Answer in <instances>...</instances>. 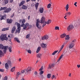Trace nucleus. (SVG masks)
I'll list each match as a JSON object with an SVG mask.
<instances>
[{"instance_id": "nucleus-1", "label": "nucleus", "mask_w": 80, "mask_h": 80, "mask_svg": "<svg viewBox=\"0 0 80 80\" xmlns=\"http://www.w3.org/2000/svg\"><path fill=\"white\" fill-rule=\"evenodd\" d=\"M22 22V24L21 25V27L23 28V30H28L29 28H32V26L29 25V23H25V19H23V20L20 19L19 20V23Z\"/></svg>"}, {"instance_id": "nucleus-2", "label": "nucleus", "mask_w": 80, "mask_h": 80, "mask_svg": "<svg viewBox=\"0 0 80 80\" xmlns=\"http://www.w3.org/2000/svg\"><path fill=\"white\" fill-rule=\"evenodd\" d=\"M45 18L44 17H42L41 20V23H43L42 25V27H43L44 26L46 25V24H50L51 22H52V21L51 20H48L47 22H45Z\"/></svg>"}, {"instance_id": "nucleus-3", "label": "nucleus", "mask_w": 80, "mask_h": 80, "mask_svg": "<svg viewBox=\"0 0 80 80\" xmlns=\"http://www.w3.org/2000/svg\"><path fill=\"white\" fill-rule=\"evenodd\" d=\"M0 39L1 41H3V40H6V41H7V40H8V38L7 37L6 34H2L0 37Z\"/></svg>"}, {"instance_id": "nucleus-4", "label": "nucleus", "mask_w": 80, "mask_h": 80, "mask_svg": "<svg viewBox=\"0 0 80 80\" xmlns=\"http://www.w3.org/2000/svg\"><path fill=\"white\" fill-rule=\"evenodd\" d=\"M8 48V46H4L3 44H0V48H1V49H3L4 53H6L7 48Z\"/></svg>"}, {"instance_id": "nucleus-5", "label": "nucleus", "mask_w": 80, "mask_h": 80, "mask_svg": "<svg viewBox=\"0 0 80 80\" xmlns=\"http://www.w3.org/2000/svg\"><path fill=\"white\" fill-rule=\"evenodd\" d=\"M74 28V27L72 25H70L68 27L67 30L68 32L71 31Z\"/></svg>"}, {"instance_id": "nucleus-6", "label": "nucleus", "mask_w": 80, "mask_h": 80, "mask_svg": "<svg viewBox=\"0 0 80 80\" xmlns=\"http://www.w3.org/2000/svg\"><path fill=\"white\" fill-rule=\"evenodd\" d=\"M32 68L30 67H28L26 70L25 71V73L26 74H28L30 72V71H31Z\"/></svg>"}, {"instance_id": "nucleus-7", "label": "nucleus", "mask_w": 80, "mask_h": 80, "mask_svg": "<svg viewBox=\"0 0 80 80\" xmlns=\"http://www.w3.org/2000/svg\"><path fill=\"white\" fill-rule=\"evenodd\" d=\"M41 22V20H40V21H39V20L38 19L37 20L36 26L37 27V28H40L41 27L40 26L39 24V23H41V22Z\"/></svg>"}, {"instance_id": "nucleus-8", "label": "nucleus", "mask_w": 80, "mask_h": 80, "mask_svg": "<svg viewBox=\"0 0 80 80\" xmlns=\"http://www.w3.org/2000/svg\"><path fill=\"white\" fill-rule=\"evenodd\" d=\"M49 38V36L47 35H44L42 37V40H48Z\"/></svg>"}, {"instance_id": "nucleus-9", "label": "nucleus", "mask_w": 80, "mask_h": 80, "mask_svg": "<svg viewBox=\"0 0 80 80\" xmlns=\"http://www.w3.org/2000/svg\"><path fill=\"white\" fill-rule=\"evenodd\" d=\"M12 10L11 8H7L6 7V9L4 10V13H9L10 11Z\"/></svg>"}, {"instance_id": "nucleus-10", "label": "nucleus", "mask_w": 80, "mask_h": 80, "mask_svg": "<svg viewBox=\"0 0 80 80\" xmlns=\"http://www.w3.org/2000/svg\"><path fill=\"white\" fill-rule=\"evenodd\" d=\"M21 30V27H18V28H17L16 30L15 33H20V30Z\"/></svg>"}, {"instance_id": "nucleus-11", "label": "nucleus", "mask_w": 80, "mask_h": 80, "mask_svg": "<svg viewBox=\"0 0 80 80\" xmlns=\"http://www.w3.org/2000/svg\"><path fill=\"white\" fill-rule=\"evenodd\" d=\"M55 67V64L54 63L52 64L51 65L49 64L48 68V69H51L52 68H53V67Z\"/></svg>"}, {"instance_id": "nucleus-12", "label": "nucleus", "mask_w": 80, "mask_h": 80, "mask_svg": "<svg viewBox=\"0 0 80 80\" xmlns=\"http://www.w3.org/2000/svg\"><path fill=\"white\" fill-rule=\"evenodd\" d=\"M41 46L42 48H45L47 47V44H46L42 43L41 44Z\"/></svg>"}, {"instance_id": "nucleus-13", "label": "nucleus", "mask_w": 80, "mask_h": 80, "mask_svg": "<svg viewBox=\"0 0 80 80\" xmlns=\"http://www.w3.org/2000/svg\"><path fill=\"white\" fill-rule=\"evenodd\" d=\"M75 46V43H72L70 44V45L69 46V48L70 49H72L73 47H74Z\"/></svg>"}, {"instance_id": "nucleus-14", "label": "nucleus", "mask_w": 80, "mask_h": 80, "mask_svg": "<svg viewBox=\"0 0 80 80\" xmlns=\"http://www.w3.org/2000/svg\"><path fill=\"white\" fill-rule=\"evenodd\" d=\"M6 17L7 15L4 14L3 16H2V17L0 18V20H5L6 18Z\"/></svg>"}, {"instance_id": "nucleus-15", "label": "nucleus", "mask_w": 80, "mask_h": 80, "mask_svg": "<svg viewBox=\"0 0 80 80\" xmlns=\"http://www.w3.org/2000/svg\"><path fill=\"white\" fill-rule=\"evenodd\" d=\"M12 23V20L9 19H7V23H9V24H10V23Z\"/></svg>"}, {"instance_id": "nucleus-16", "label": "nucleus", "mask_w": 80, "mask_h": 80, "mask_svg": "<svg viewBox=\"0 0 80 80\" xmlns=\"http://www.w3.org/2000/svg\"><path fill=\"white\" fill-rule=\"evenodd\" d=\"M16 30V27H13L12 29V30L11 31V33H14V32H15V30Z\"/></svg>"}, {"instance_id": "nucleus-17", "label": "nucleus", "mask_w": 80, "mask_h": 80, "mask_svg": "<svg viewBox=\"0 0 80 80\" xmlns=\"http://www.w3.org/2000/svg\"><path fill=\"white\" fill-rule=\"evenodd\" d=\"M22 9H23L24 10H27V6L25 5H22Z\"/></svg>"}, {"instance_id": "nucleus-18", "label": "nucleus", "mask_w": 80, "mask_h": 80, "mask_svg": "<svg viewBox=\"0 0 80 80\" xmlns=\"http://www.w3.org/2000/svg\"><path fill=\"white\" fill-rule=\"evenodd\" d=\"M43 10H44V9H43V8H39V12L41 13H42L43 12Z\"/></svg>"}, {"instance_id": "nucleus-19", "label": "nucleus", "mask_w": 80, "mask_h": 80, "mask_svg": "<svg viewBox=\"0 0 80 80\" xmlns=\"http://www.w3.org/2000/svg\"><path fill=\"white\" fill-rule=\"evenodd\" d=\"M9 28H3L2 29V32H4L5 31H6L7 30H8Z\"/></svg>"}, {"instance_id": "nucleus-20", "label": "nucleus", "mask_w": 80, "mask_h": 80, "mask_svg": "<svg viewBox=\"0 0 80 80\" xmlns=\"http://www.w3.org/2000/svg\"><path fill=\"white\" fill-rule=\"evenodd\" d=\"M68 8H69V5L68 4H67L65 7V9L66 12H68Z\"/></svg>"}, {"instance_id": "nucleus-21", "label": "nucleus", "mask_w": 80, "mask_h": 80, "mask_svg": "<svg viewBox=\"0 0 80 80\" xmlns=\"http://www.w3.org/2000/svg\"><path fill=\"white\" fill-rule=\"evenodd\" d=\"M25 3V2L24 1H22L19 4V7H21V6L23 5Z\"/></svg>"}, {"instance_id": "nucleus-22", "label": "nucleus", "mask_w": 80, "mask_h": 80, "mask_svg": "<svg viewBox=\"0 0 80 80\" xmlns=\"http://www.w3.org/2000/svg\"><path fill=\"white\" fill-rule=\"evenodd\" d=\"M71 12H66L65 14V16H67H67H69V15H71Z\"/></svg>"}, {"instance_id": "nucleus-23", "label": "nucleus", "mask_w": 80, "mask_h": 80, "mask_svg": "<svg viewBox=\"0 0 80 80\" xmlns=\"http://www.w3.org/2000/svg\"><path fill=\"white\" fill-rule=\"evenodd\" d=\"M41 49V47H38L37 49V50L36 51V53H38L39 52H40V51Z\"/></svg>"}, {"instance_id": "nucleus-24", "label": "nucleus", "mask_w": 80, "mask_h": 80, "mask_svg": "<svg viewBox=\"0 0 80 80\" xmlns=\"http://www.w3.org/2000/svg\"><path fill=\"white\" fill-rule=\"evenodd\" d=\"M64 56V55L63 54H62L60 56L59 58V59L58 60V62H60V60L61 59H62V58H63V57Z\"/></svg>"}, {"instance_id": "nucleus-25", "label": "nucleus", "mask_w": 80, "mask_h": 80, "mask_svg": "<svg viewBox=\"0 0 80 80\" xmlns=\"http://www.w3.org/2000/svg\"><path fill=\"white\" fill-rule=\"evenodd\" d=\"M42 54L41 53H39L37 55V57H38V58H40V57H42Z\"/></svg>"}, {"instance_id": "nucleus-26", "label": "nucleus", "mask_w": 80, "mask_h": 80, "mask_svg": "<svg viewBox=\"0 0 80 80\" xmlns=\"http://www.w3.org/2000/svg\"><path fill=\"white\" fill-rule=\"evenodd\" d=\"M5 67L6 69H8V68H9V66H8V65L7 63H6L5 64Z\"/></svg>"}, {"instance_id": "nucleus-27", "label": "nucleus", "mask_w": 80, "mask_h": 80, "mask_svg": "<svg viewBox=\"0 0 80 80\" xmlns=\"http://www.w3.org/2000/svg\"><path fill=\"white\" fill-rule=\"evenodd\" d=\"M21 74V72H17V76H16V78H18V77H19V75Z\"/></svg>"}, {"instance_id": "nucleus-28", "label": "nucleus", "mask_w": 80, "mask_h": 80, "mask_svg": "<svg viewBox=\"0 0 80 80\" xmlns=\"http://www.w3.org/2000/svg\"><path fill=\"white\" fill-rule=\"evenodd\" d=\"M15 67H12L11 69V71L12 72H13L15 71Z\"/></svg>"}, {"instance_id": "nucleus-29", "label": "nucleus", "mask_w": 80, "mask_h": 80, "mask_svg": "<svg viewBox=\"0 0 80 80\" xmlns=\"http://www.w3.org/2000/svg\"><path fill=\"white\" fill-rule=\"evenodd\" d=\"M65 36H66V34L63 33L60 36V37L61 38H64V37H65Z\"/></svg>"}, {"instance_id": "nucleus-30", "label": "nucleus", "mask_w": 80, "mask_h": 80, "mask_svg": "<svg viewBox=\"0 0 80 80\" xmlns=\"http://www.w3.org/2000/svg\"><path fill=\"white\" fill-rule=\"evenodd\" d=\"M6 8H7L6 7H3V8L1 7L0 9V11H2V10H5L6 9Z\"/></svg>"}, {"instance_id": "nucleus-31", "label": "nucleus", "mask_w": 80, "mask_h": 80, "mask_svg": "<svg viewBox=\"0 0 80 80\" xmlns=\"http://www.w3.org/2000/svg\"><path fill=\"white\" fill-rule=\"evenodd\" d=\"M58 50L57 51H55L54 52L52 53V55H55L57 52H58Z\"/></svg>"}, {"instance_id": "nucleus-32", "label": "nucleus", "mask_w": 80, "mask_h": 80, "mask_svg": "<svg viewBox=\"0 0 80 80\" xmlns=\"http://www.w3.org/2000/svg\"><path fill=\"white\" fill-rule=\"evenodd\" d=\"M15 39V40L18 42V43H20V40H19V39H18L17 38H14Z\"/></svg>"}, {"instance_id": "nucleus-33", "label": "nucleus", "mask_w": 80, "mask_h": 80, "mask_svg": "<svg viewBox=\"0 0 80 80\" xmlns=\"http://www.w3.org/2000/svg\"><path fill=\"white\" fill-rule=\"evenodd\" d=\"M70 38V37H69V35H67L65 37V40H69Z\"/></svg>"}, {"instance_id": "nucleus-34", "label": "nucleus", "mask_w": 80, "mask_h": 80, "mask_svg": "<svg viewBox=\"0 0 80 80\" xmlns=\"http://www.w3.org/2000/svg\"><path fill=\"white\" fill-rule=\"evenodd\" d=\"M47 78H51V74H48L47 75Z\"/></svg>"}, {"instance_id": "nucleus-35", "label": "nucleus", "mask_w": 80, "mask_h": 80, "mask_svg": "<svg viewBox=\"0 0 80 80\" xmlns=\"http://www.w3.org/2000/svg\"><path fill=\"white\" fill-rule=\"evenodd\" d=\"M15 25H17L18 27H20V24L17 22H16L15 23Z\"/></svg>"}, {"instance_id": "nucleus-36", "label": "nucleus", "mask_w": 80, "mask_h": 80, "mask_svg": "<svg viewBox=\"0 0 80 80\" xmlns=\"http://www.w3.org/2000/svg\"><path fill=\"white\" fill-rule=\"evenodd\" d=\"M30 37V34H29L26 35V38H29Z\"/></svg>"}, {"instance_id": "nucleus-37", "label": "nucleus", "mask_w": 80, "mask_h": 80, "mask_svg": "<svg viewBox=\"0 0 80 80\" xmlns=\"http://www.w3.org/2000/svg\"><path fill=\"white\" fill-rule=\"evenodd\" d=\"M9 51V52L11 53L12 52V46H10V47L8 48Z\"/></svg>"}, {"instance_id": "nucleus-38", "label": "nucleus", "mask_w": 80, "mask_h": 80, "mask_svg": "<svg viewBox=\"0 0 80 80\" xmlns=\"http://www.w3.org/2000/svg\"><path fill=\"white\" fill-rule=\"evenodd\" d=\"M38 5H39V4L38 2L35 4V7H36V10H37V8H38Z\"/></svg>"}, {"instance_id": "nucleus-39", "label": "nucleus", "mask_w": 80, "mask_h": 80, "mask_svg": "<svg viewBox=\"0 0 80 80\" xmlns=\"http://www.w3.org/2000/svg\"><path fill=\"white\" fill-rule=\"evenodd\" d=\"M3 52L2 51V50H0V57H2V56L3 54Z\"/></svg>"}, {"instance_id": "nucleus-40", "label": "nucleus", "mask_w": 80, "mask_h": 80, "mask_svg": "<svg viewBox=\"0 0 80 80\" xmlns=\"http://www.w3.org/2000/svg\"><path fill=\"white\" fill-rule=\"evenodd\" d=\"M8 3V0H5L4 1L5 4H7Z\"/></svg>"}, {"instance_id": "nucleus-41", "label": "nucleus", "mask_w": 80, "mask_h": 80, "mask_svg": "<svg viewBox=\"0 0 80 80\" xmlns=\"http://www.w3.org/2000/svg\"><path fill=\"white\" fill-rule=\"evenodd\" d=\"M47 7L48 8H50L51 7V4H48Z\"/></svg>"}, {"instance_id": "nucleus-42", "label": "nucleus", "mask_w": 80, "mask_h": 80, "mask_svg": "<svg viewBox=\"0 0 80 80\" xmlns=\"http://www.w3.org/2000/svg\"><path fill=\"white\" fill-rule=\"evenodd\" d=\"M27 51L28 52V53H32V51H31V50H27Z\"/></svg>"}, {"instance_id": "nucleus-43", "label": "nucleus", "mask_w": 80, "mask_h": 80, "mask_svg": "<svg viewBox=\"0 0 80 80\" xmlns=\"http://www.w3.org/2000/svg\"><path fill=\"white\" fill-rule=\"evenodd\" d=\"M43 71H41L39 72L40 75H42L43 73Z\"/></svg>"}, {"instance_id": "nucleus-44", "label": "nucleus", "mask_w": 80, "mask_h": 80, "mask_svg": "<svg viewBox=\"0 0 80 80\" xmlns=\"http://www.w3.org/2000/svg\"><path fill=\"white\" fill-rule=\"evenodd\" d=\"M8 80V77L7 76H5L4 78H3V80Z\"/></svg>"}, {"instance_id": "nucleus-45", "label": "nucleus", "mask_w": 80, "mask_h": 80, "mask_svg": "<svg viewBox=\"0 0 80 80\" xmlns=\"http://www.w3.org/2000/svg\"><path fill=\"white\" fill-rule=\"evenodd\" d=\"M43 66H42L41 68L39 69V71H42V70H43Z\"/></svg>"}, {"instance_id": "nucleus-46", "label": "nucleus", "mask_w": 80, "mask_h": 80, "mask_svg": "<svg viewBox=\"0 0 80 80\" xmlns=\"http://www.w3.org/2000/svg\"><path fill=\"white\" fill-rule=\"evenodd\" d=\"M63 47H64V45H62L61 47V48L60 49V51H61V50L63 49Z\"/></svg>"}, {"instance_id": "nucleus-47", "label": "nucleus", "mask_w": 80, "mask_h": 80, "mask_svg": "<svg viewBox=\"0 0 80 80\" xmlns=\"http://www.w3.org/2000/svg\"><path fill=\"white\" fill-rule=\"evenodd\" d=\"M55 30H59V27L58 26H56L55 27Z\"/></svg>"}, {"instance_id": "nucleus-48", "label": "nucleus", "mask_w": 80, "mask_h": 80, "mask_svg": "<svg viewBox=\"0 0 80 80\" xmlns=\"http://www.w3.org/2000/svg\"><path fill=\"white\" fill-rule=\"evenodd\" d=\"M41 78H42V79H43L44 78V77H43V75L42 74L41 75Z\"/></svg>"}, {"instance_id": "nucleus-49", "label": "nucleus", "mask_w": 80, "mask_h": 80, "mask_svg": "<svg viewBox=\"0 0 80 80\" xmlns=\"http://www.w3.org/2000/svg\"><path fill=\"white\" fill-rule=\"evenodd\" d=\"M15 14L14 13H12V15L11 16V18H13Z\"/></svg>"}, {"instance_id": "nucleus-50", "label": "nucleus", "mask_w": 80, "mask_h": 80, "mask_svg": "<svg viewBox=\"0 0 80 80\" xmlns=\"http://www.w3.org/2000/svg\"><path fill=\"white\" fill-rule=\"evenodd\" d=\"M54 78H55V75H53L52 76V77H51V78H52V80H53V79Z\"/></svg>"}, {"instance_id": "nucleus-51", "label": "nucleus", "mask_w": 80, "mask_h": 80, "mask_svg": "<svg viewBox=\"0 0 80 80\" xmlns=\"http://www.w3.org/2000/svg\"><path fill=\"white\" fill-rule=\"evenodd\" d=\"M4 71V70L3 69H0V72H3Z\"/></svg>"}, {"instance_id": "nucleus-52", "label": "nucleus", "mask_w": 80, "mask_h": 80, "mask_svg": "<svg viewBox=\"0 0 80 80\" xmlns=\"http://www.w3.org/2000/svg\"><path fill=\"white\" fill-rule=\"evenodd\" d=\"M34 74L35 75H38L37 72V71L35 72H34Z\"/></svg>"}, {"instance_id": "nucleus-53", "label": "nucleus", "mask_w": 80, "mask_h": 80, "mask_svg": "<svg viewBox=\"0 0 80 80\" xmlns=\"http://www.w3.org/2000/svg\"><path fill=\"white\" fill-rule=\"evenodd\" d=\"M8 62L9 64H11V61H8Z\"/></svg>"}, {"instance_id": "nucleus-54", "label": "nucleus", "mask_w": 80, "mask_h": 80, "mask_svg": "<svg viewBox=\"0 0 80 80\" xmlns=\"http://www.w3.org/2000/svg\"><path fill=\"white\" fill-rule=\"evenodd\" d=\"M76 42V40L74 39L72 41V43H75V42Z\"/></svg>"}, {"instance_id": "nucleus-55", "label": "nucleus", "mask_w": 80, "mask_h": 80, "mask_svg": "<svg viewBox=\"0 0 80 80\" xmlns=\"http://www.w3.org/2000/svg\"><path fill=\"white\" fill-rule=\"evenodd\" d=\"M77 3V2H75L74 4V5H75V7H77V5H76Z\"/></svg>"}, {"instance_id": "nucleus-56", "label": "nucleus", "mask_w": 80, "mask_h": 80, "mask_svg": "<svg viewBox=\"0 0 80 80\" xmlns=\"http://www.w3.org/2000/svg\"><path fill=\"white\" fill-rule=\"evenodd\" d=\"M25 72V70H23L21 71V73H23Z\"/></svg>"}, {"instance_id": "nucleus-57", "label": "nucleus", "mask_w": 80, "mask_h": 80, "mask_svg": "<svg viewBox=\"0 0 80 80\" xmlns=\"http://www.w3.org/2000/svg\"><path fill=\"white\" fill-rule=\"evenodd\" d=\"M13 2V0H10V3H12Z\"/></svg>"}, {"instance_id": "nucleus-58", "label": "nucleus", "mask_w": 80, "mask_h": 80, "mask_svg": "<svg viewBox=\"0 0 80 80\" xmlns=\"http://www.w3.org/2000/svg\"><path fill=\"white\" fill-rule=\"evenodd\" d=\"M30 16H28V20H30Z\"/></svg>"}, {"instance_id": "nucleus-59", "label": "nucleus", "mask_w": 80, "mask_h": 80, "mask_svg": "<svg viewBox=\"0 0 80 80\" xmlns=\"http://www.w3.org/2000/svg\"><path fill=\"white\" fill-rule=\"evenodd\" d=\"M21 60H22V59L21 58H20L19 59L18 61L19 62H21Z\"/></svg>"}, {"instance_id": "nucleus-60", "label": "nucleus", "mask_w": 80, "mask_h": 80, "mask_svg": "<svg viewBox=\"0 0 80 80\" xmlns=\"http://www.w3.org/2000/svg\"><path fill=\"white\" fill-rule=\"evenodd\" d=\"M77 67L78 68H79L80 67V65H78Z\"/></svg>"}, {"instance_id": "nucleus-61", "label": "nucleus", "mask_w": 80, "mask_h": 80, "mask_svg": "<svg viewBox=\"0 0 80 80\" xmlns=\"http://www.w3.org/2000/svg\"><path fill=\"white\" fill-rule=\"evenodd\" d=\"M67 17V16H65V17H64V18H65V20H67V18H66Z\"/></svg>"}, {"instance_id": "nucleus-62", "label": "nucleus", "mask_w": 80, "mask_h": 80, "mask_svg": "<svg viewBox=\"0 0 80 80\" xmlns=\"http://www.w3.org/2000/svg\"><path fill=\"white\" fill-rule=\"evenodd\" d=\"M72 74L71 73H69V77H71Z\"/></svg>"}, {"instance_id": "nucleus-63", "label": "nucleus", "mask_w": 80, "mask_h": 80, "mask_svg": "<svg viewBox=\"0 0 80 80\" xmlns=\"http://www.w3.org/2000/svg\"><path fill=\"white\" fill-rule=\"evenodd\" d=\"M12 36H13V35L12 34H10V37H11V38H12Z\"/></svg>"}, {"instance_id": "nucleus-64", "label": "nucleus", "mask_w": 80, "mask_h": 80, "mask_svg": "<svg viewBox=\"0 0 80 80\" xmlns=\"http://www.w3.org/2000/svg\"><path fill=\"white\" fill-rule=\"evenodd\" d=\"M30 2V0H26L27 2Z\"/></svg>"}]
</instances>
